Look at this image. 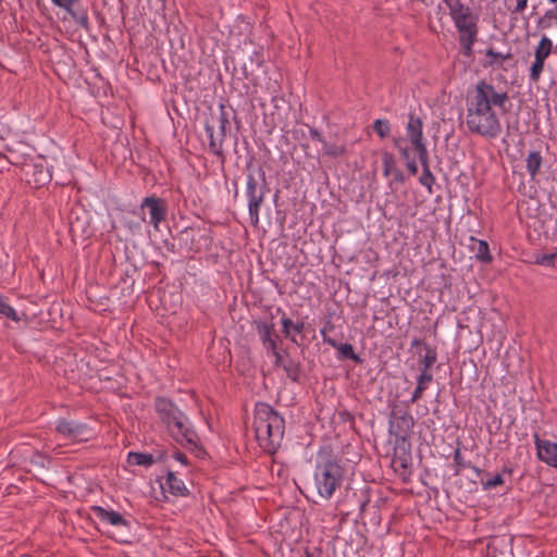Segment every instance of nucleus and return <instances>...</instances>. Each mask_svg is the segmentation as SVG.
<instances>
[{
	"mask_svg": "<svg viewBox=\"0 0 557 557\" xmlns=\"http://www.w3.org/2000/svg\"><path fill=\"white\" fill-rule=\"evenodd\" d=\"M418 158L422 166V174L419 178V182L421 185L425 186L429 190H431L433 184L435 183V176L430 170L429 153Z\"/></svg>",
	"mask_w": 557,
	"mask_h": 557,
	"instance_id": "obj_22",
	"label": "nucleus"
},
{
	"mask_svg": "<svg viewBox=\"0 0 557 557\" xmlns=\"http://www.w3.org/2000/svg\"><path fill=\"white\" fill-rule=\"evenodd\" d=\"M432 380H433L432 373L423 372V373L419 374V376L417 377V387L413 391L412 396L410 398L411 404H414L419 399L422 398L424 391L428 388V386L432 382Z\"/></svg>",
	"mask_w": 557,
	"mask_h": 557,
	"instance_id": "obj_23",
	"label": "nucleus"
},
{
	"mask_svg": "<svg viewBox=\"0 0 557 557\" xmlns=\"http://www.w3.org/2000/svg\"><path fill=\"white\" fill-rule=\"evenodd\" d=\"M168 458L169 454L163 450L157 451L156 455L131 451L127 456V461L131 465L149 467L156 461H166Z\"/></svg>",
	"mask_w": 557,
	"mask_h": 557,
	"instance_id": "obj_15",
	"label": "nucleus"
},
{
	"mask_svg": "<svg viewBox=\"0 0 557 557\" xmlns=\"http://www.w3.org/2000/svg\"><path fill=\"white\" fill-rule=\"evenodd\" d=\"M322 145L323 152L327 157L339 158L347 153V148L345 145L329 144L326 141H323Z\"/></svg>",
	"mask_w": 557,
	"mask_h": 557,
	"instance_id": "obj_30",
	"label": "nucleus"
},
{
	"mask_svg": "<svg viewBox=\"0 0 557 557\" xmlns=\"http://www.w3.org/2000/svg\"><path fill=\"white\" fill-rule=\"evenodd\" d=\"M423 344H425V343L422 339L416 337L411 342V348H416L418 346H423Z\"/></svg>",
	"mask_w": 557,
	"mask_h": 557,
	"instance_id": "obj_53",
	"label": "nucleus"
},
{
	"mask_svg": "<svg viewBox=\"0 0 557 557\" xmlns=\"http://www.w3.org/2000/svg\"><path fill=\"white\" fill-rule=\"evenodd\" d=\"M413 425L414 420L407 406L394 405L392 407L388 428L392 435L405 440L411 433Z\"/></svg>",
	"mask_w": 557,
	"mask_h": 557,
	"instance_id": "obj_7",
	"label": "nucleus"
},
{
	"mask_svg": "<svg viewBox=\"0 0 557 557\" xmlns=\"http://www.w3.org/2000/svg\"><path fill=\"white\" fill-rule=\"evenodd\" d=\"M382 163L385 177H388L397 169L396 159L391 152L384 151L382 153Z\"/></svg>",
	"mask_w": 557,
	"mask_h": 557,
	"instance_id": "obj_32",
	"label": "nucleus"
},
{
	"mask_svg": "<svg viewBox=\"0 0 557 557\" xmlns=\"http://www.w3.org/2000/svg\"><path fill=\"white\" fill-rule=\"evenodd\" d=\"M475 258L484 263H490L492 261L493 258L490 252L488 244L485 240H478Z\"/></svg>",
	"mask_w": 557,
	"mask_h": 557,
	"instance_id": "obj_33",
	"label": "nucleus"
},
{
	"mask_svg": "<svg viewBox=\"0 0 557 557\" xmlns=\"http://www.w3.org/2000/svg\"><path fill=\"white\" fill-rule=\"evenodd\" d=\"M534 443L540 460L557 468V444L541 440L537 434L534 435Z\"/></svg>",
	"mask_w": 557,
	"mask_h": 557,
	"instance_id": "obj_12",
	"label": "nucleus"
},
{
	"mask_svg": "<svg viewBox=\"0 0 557 557\" xmlns=\"http://www.w3.org/2000/svg\"><path fill=\"white\" fill-rule=\"evenodd\" d=\"M555 255H543L541 258H537L536 262L539 264H547L550 265L554 263Z\"/></svg>",
	"mask_w": 557,
	"mask_h": 557,
	"instance_id": "obj_45",
	"label": "nucleus"
},
{
	"mask_svg": "<svg viewBox=\"0 0 557 557\" xmlns=\"http://www.w3.org/2000/svg\"><path fill=\"white\" fill-rule=\"evenodd\" d=\"M392 466L396 471L400 470V475H406L410 473L409 466H410V457L407 455L404 456H394L392 459Z\"/></svg>",
	"mask_w": 557,
	"mask_h": 557,
	"instance_id": "obj_31",
	"label": "nucleus"
},
{
	"mask_svg": "<svg viewBox=\"0 0 557 557\" xmlns=\"http://www.w3.org/2000/svg\"><path fill=\"white\" fill-rule=\"evenodd\" d=\"M258 172L261 184L258 183L252 173L247 175L246 196L248 198L249 218L252 226H258L259 224V211L267 191L265 173L261 168H259Z\"/></svg>",
	"mask_w": 557,
	"mask_h": 557,
	"instance_id": "obj_5",
	"label": "nucleus"
},
{
	"mask_svg": "<svg viewBox=\"0 0 557 557\" xmlns=\"http://www.w3.org/2000/svg\"><path fill=\"white\" fill-rule=\"evenodd\" d=\"M508 102L506 91H497L486 81H479L467 96L465 124L468 131L486 139L497 138L502 134V123L495 108L506 113Z\"/></svg>",
	"mask_w": 557,
	"mask_h": 557,
	"instance_id": "obj_1",
	"label": "nucleus"
},
{
	"mask_svg": "<svg viewBox=\"0 0 557 557\" xmlns=\"http://www.w3.org/2000/svg\"><path fill=\"white\" fill-rule=\"evenodd\" d=\"M478 18L469 13V15H458L457 18L453 20L456 29L463 28V26H468L471 23H476Z\"/></svg>",
	"mask_w": 557,
	"mask_h": 557,
	"instance_id": "obj_39",
	"label": "nucleus"
},
{
	"mask_svg": "<svg viewBox=\"0 0 557 557\" xmlns=\"http://www.w3.org/2000/svg\"><path fill=\"white\" fill-rule=\"evenodd\" d=\"M171 457L174 458L175 460H177L178 462H181L183 466H187V463H188V459H187L186 455L182 451L174 450L172 453Z\"/></svg>",
	"mask_w": 557,
	"mask_h": 557,
	"instance_id": "obj_44",
	"label": "nucleus"
},
{
	"mask_svg": "<svg viewBox=\"0 0 557 557\" xmlns=\"http://www.w3.org/2000/svg\"><path fill=\"white\" fill-rule=\"evenodd\" d=\"M407 140L411 144L412 149L418 157L429 153L423 136V121L421 117L410 113L406 125Z\"/></svg>",
	"mask_w": 557,
	"mask_h": 557,
	"instance_id": "obj_10",
	"label": "nucleus"
},
{
	"mask_svg": "<svg viewBox=\"0 0 557 557\" xmlns=\"http://www.w3.org/2000/svg\"><path fill=\"white\" fill-rule=\"evenodd\" d=\"M57 431L61 435L73 441H86L88 430L84 424L73 423L66 420H61L57 424Z\"/></svg>",
	"mask_w": 557,
	"mask_h": 557,
	"instance_id": "obj_13",
	"label": "nucleus"
},
{
	"mask_svg": "<svg viewBox=\"0 0 557 557\" xmlns=\"http://www.w3.org/2000/svg\"><path fill=\"white\" fill-rule=\"evenodd\" d=\"M445 3L449 9L451 20L457 18L458 15H469L471 13V9L465 5L461 0H445Z\"/></svg>",
	"mask_w": 557,
	"mask_h": 557,
	"instance_id": "obj_27",
	"label": "nucleus"
},
{
	"mask_svg": "<svg viewBox=\"0 0 557 557\" xmlns=\"http://www.w3.org/2000/svg\"><path fill=\"white\" fill-rule=\"evenodd\" d=\"M504 484V479H503V475L500 473L494 475L492 479L485 481V482H482V485H483V488L485 491L487 490H491V488H494L498 485H502Z\"/></svg>",
	"mask_w": 557,
	"mask_h": 557,
	"instance_id": "obj_42",
	"label": "nucleus"
},
{
	"mask_svg": "<svg viewBox=\"0 0 557 557\" xmlns=\"http://www.w3.org/2000/svg\"><path fill=\"white\" fill-rule=\"evenodd\" d=\"M53 4L64 9L74 20L79 22L82 25L87 24V16L82 15L77 16V13L73 10V5L78 2V0H52Z\"/></svg>",
	"mask_w": 557,
	"mask_h": 557,
	"instance_id": "obj_26",
	"label": "nucleus"
},
{
	"mask_svg": "<svg viewBox=\"0 0 557 557\" xmlns=\"http://www.w3.org/2000/svg\"><path fill=\"white\" fill-rule=\"evenodd\" d=\"M270 351L275 357V362H274L275 366H282L283 367V362L285 361V359L283 358V356L277 350V346L275 347V350H270Z\"/></svg>",
	"mask_w": 557,
	"mask_h": 557,
	"instance_id": "obj_49",
	"label": "nucleus"
},
{
	"mask_svg": "<svg viewBox=\"0 0 557 557\" xmlns=\"http://www.w3.org/2000/svg\"><path fill=\"white\" fill-rule=\"evenodd\" d=\"M423 348L425 350L424 356L419 360V370L420 373H431V368L437 360L436 349L429 344H423Z\"/></svg>",
	"mask_w": 557,
	"mask_h": 557,
	"instance_id": "obj_20",
	"label": "nucleus"
},
{
	"mask_svg": "<svg viewBox=\"0 0 557 557\" xmlns=\"http://www.w3.org/2000/svg\"><path fill=\"white\" fill-rule=\"evenodd\" d=\"M253 430L260 447L274 454L281 446L284 432V418L265 403H258L255 408Z\"/></svg>",
	"mask_w": 557,
	"mask_h": 557,
	"instance_id": "obj_2",
	"label": "nucleus"
},
{
	"mask_svg": "<svg viewBox=\"0 0 557 557\" xmlns=\"http://www.w3.org/2000/svg\"><path fill=\"white\" fill-rule=\"evenodd\" d=\"M394 146L398 149L401 158L407 162L414 159L411 156L410 149L406 146V139L404 138H394Z\"/></svg>",
	"mask_w": 557,
	"mask_h": 557,
	"instance_id": "obj_38",
	"label": "nucleus"
},
{
	"mask_svg": "<svg viewBox=\"0 0 557 557\" xmlns=\"http://www.w3.org/2000/svg\"><path fill=\"white\" fill-rule=\"evenodd\" d=\"M504 472L511 473V470L510 469H504Z\"/></svg>",
	"mask_w": 557,
	"mask_h": 557,
	"instance_id": "obj_55",
	"label": "nucleus"
},
{
	"mask_svg": "<svg viewBox=\"0 0 557 557\" xmlns=\"http://www.w3.org/2000/svg\"><path fill=\"white\" fill-rule=\"evenodd\" d=\"M364 507H366V503H363V504L361 505V510H363V509H364Z\"/></svg>",
	"mask_w": 557,
	"mask_h": 557,
	"instance_id": "obj_56",
	"label": "nucleus"
},
{
	"mask_svg": "<svg viewBox=\"0 0 557 557\" xmlns=\"http://www.w3.org/2000/svg\"><path fill=\"white\" fill-rule=\"evenodd\" d=\"M4 158L10 164L18 168L21 172L23 171L24 164H26L27 161L33 159V157H26L14 151H10V153L8 156H4Z\"/></svg>",
	"mask_w": 557,
	"mask_h": 557,
	"instance_id": "obj_34",
	"label": "nucleus"
},
{
	"mask_svg": "<svg viewBox=\"0 0 557 557\" xmlns=\"http://www.w3.org/2000/svg\"><path fill=\"white\" fill-rule=\"evenodd\" d=\"M344 479V468L332 458L320 461L315 466L314 483L319 495L325 499L333 496Z\"/></svg>",
	"mask_w": 557,
	"mask_h": 557,
	"instance_id": "obj_4",
	"label": "nucleus"
},
{
	"mask_svg": "<svg viewBox=\"0 0 557 557\" xmlns=\"http://www.w3.org/2000/svg\"><path fill=\"white\" fill-rule=\"evenodd\" d=\"M218 123H219V137H220V140H224L225 137H226V128L230 124L228 122V117H227V114L226 112L224 111V107L221 106V113L218 117Z\"/></svg>",
	"mask_w": 557,
	"mask_h": 557,
	"instance_id": "obj_37",
	"label": "nucleus"
},
{
	"mask_svg": "<svg viewBox=\"0 0 557 557\" xmlns=\"http://www.w3.org/2000/svg\"><path fill=\"white\" fill-rule=\"evenodd\" d=\"M111 537L117 543H129V540L123 535H112Z\"/></svg>",
	"mask_w": 557,
	"mask_h": 557,
	"instance_id": "obj_52",
	"label": "nucleus"
},
{
	"mask_svg": "<svg viewBox=\"0 0 557 557\" xmlns=\"http://www.w3.org/2000/svg\"><path fill=\"white\" fill-rule=\"evenodd\" d=\"M485 55L491 58V60L487 61L484 66H497V67L503 66V63L505 60L512 58V54L510 52L503 54L500 52L494 51L493 48L487 49Z\"/></svg>",
	"mask_w": 557,
	"mask_h": 557,
	"instance_id": "obj_28",
	"label": "nucleus"
},
{
	"mask_svg": "<svg viewBox=\"0 0 557 557\" xmlns=\"http://www.w3.org/2000/svg\"><path fill=\"white\" fill-rule=\"evenodd\" d=\"M283 369L289 380H292L293 382H296V383H298L300 381L301 366H300L299 361L288 357L283 362Z\"/></svg>",
	"mask_w": 557,
	"mask_h": 557,
	"instance_id": "obj_25",
	"label": "nucleus"
},
{
	"mask_svg": "<svg viewBox=\"0 0 557 557\" xmlns=\"http://www.w3.org/2000/svg\"><path fill=\"white\" fill-rule=\"evenodd\" d=\"M453 459L455 466V475H459L463 468L472 467V463L470 461H465V459L462 458L460 448L455 449Z\"/></svg>",
	"mask_w": 557,
	"mask_h": 557,
	"instance_id": "obj_36",
	"label": "nucleus"
},
{
	"mask_svg": "<svg viewBox=\"0 0 557 557\" xmlns=\"http://www.w3.org/2000/svg\"><path fill=\"white\" fill-rule=\"evenodd\" d=\"M457 32L459 34L461 53L467 58H472L473 45L479 34L478 23H471L468 26H463V28H458Z\"/></svg>",
	"mask_w": 557,
	"mask_h": 557,
	"instance_id": "obj_11",
	"label": "nucleus"
},
{
	"mask_svg": "<svg viewBox=\"0 0 557 557\" xmlns=\"http://www.w3.org/2000/svg\"><path fill=\"white\" fill-rule=\"evenodd\" d=\"M140 211L143 214L141 220L158 228L159 224L166 216V201L156 196L146 197L140 203Z\"/></svg>",
	"mask_w": 557,
	"mask_h": 557,
	"instance_id": "obj_9",
	"label": "nucleus"
},
{
	"mask_svg": "<svg viewBox=\"0 0 557 557\" xmlns=\"http://www.w3.org/2000/svg\"><path fill=\"white\" fill-rule=\"evenodd\" d=\"M406 168L411 175H416L418 173V164L416 159L406 162Z\"/></svg>",
	"mask_w": 557,
	"mask_h": 557,
	"instance_id": "obj_47",
	"label": "nucleus"
},
{
	"mask_svg": "<svg viewBox=\"0 0 557 557\" xmlns=\"http://www.w3.org/2000/svg\"><path fill=\"white\" fill-rule=\"evenodd\" d=\"M339 418L344 422H354V416L347 410L341 411Z\"/></svg>",
	"mask_w": 557,
	"mask_h": 557,
	"instance_id": "obj_50",
	"label": "nucleus"
},
{
	"mask_svg": "<svg viewBox=\"0 0 557 557\" xmlns=\"http://www.w3.org/2000/svg\"><path fill=\"white\" fill-rule=\"evenodd\" d=\"M0 315L10 319L14 322L21 321V317L15 309L10 306L5 296L0 294Z\"/></svg>",
	"mask_w": 557,
	"mask_h": 557,
	"instance_id": "obj_29",
	"label": "nucleus"
},
{
	"mask_svg": "<svg viewBox=\"0 0 557 557\" xmlns=\"http://www.w3.org/2000/svg\"><path fill=\"white\" fill-rule=\"evenodd\" d=\"M391 175H393V182L397 184L405 183V175L398 168Z\"/></svg>",
	"mask_w": 557,
	"mask_h": 557,
	"instance_id": "obj_46",
	"label": "nucleus"
},
{
	"mask_svg": "<svg viewBox=\"0 0 557 557\" xmlns=\"http://www.w3.org/2000/svg\"><path fill=\"white\" fill-rule=\"evenodd\" d=\"M543 163V157L540 151H530L525 159V168L531 176L532 180H534L542 168Z\"/></svg>",
	"mask_w": 557,
	"mask_h": 557,
	"instance_id": "obj_21",
	"label": "nucleus"
},
{
	"mask_svg": "<svg viewBox=\"0 0 557 557\" xmlns=\"http://www.w3.org/2000/svg\"><path fill=\"white\" fill-rule=\"evenodd\" d=\"M257 334L267 350H275L278 335L275 333L274 324L264 321H255Z\"/></svg>",
	"mask_w": 557,
	"mask_h": 557,
	"instance_id": "obj_14",
	"label": "nucleus"
},
{
	"mask_svg": "<svg viewBox=\"0 0 557 557\" xmlns=\"http://www.w3.org/2000/svg\"><path fill=\"white\" fill-rule=\"evenodd\" d=\"M91 510L95 513V516L103 522H108L112 525L117 527H128L127 520L117 511L109 510L101 506H92Z\"/></svg>",
	"mask_w": 557,
	"mask_h": 557,
	"instance_id": "obj_16",
	"label": "nucleus"
},
{
	"mask_svg": "<svg viewBox=\"0 0 557 557\" xmlns=\"http://www.w3.org/2000/svg\"><path fill=\"white\" fill-rule=\"evenodd\" d=\"M552 17H555L557 20V8L546 11L545 15L542 18H540L539 26L543 28L549 27V24L546 22V18Z\"/></svg>",
	"mask_w": 557,
	"mask_h": 557,
	"instance_id": "obj_43",
	"label": "nucleus"
},
{
	"mask_svg": "<svg viewBox=\"0 0 557 557\" xmlns=\"http://www.w3.org/2000/svg\"><path fill=\"white\" fill-rule=\"evenodd\" d=\"M554 50V44L552 39L543 35L534 49V60L529 69V79L531 83H539L544 67L545 62L549 58Z\"/></svg>",
	"mask_w": 557,
	"mask_h": 557,
	"instance_id": "obj_8",
	"label": "nucleus"
},
{
	"mask_svg": "<svg viewBox=\"0 0 557 557\" xmlns=\"http://www.w3.org/2000/svg\"><path fill=\"white\" fill-rule=\"evenodd\" d=\"M469 468H470V469H472V470H473L475 473H478V474H480V473H481V469H480V468H478V467H475V466H473V465H472V467H469Z\"/></svg>",
	"mask_w": 557,
	"mask_h": 557,
	"instance_id": "obj_54",
	"label": "nucleus"
},
{
	"mask_svg": "<svg viewBox=\"0 0 557 557\" xmlns=\"http://www.w3.org/2000/svg\"><path fill=\"white\" fill-rule=\"evenodd\" d=\"M309 134H310V137L314 140H318L320 143L323 144V141H325L321 135V133L317 129V128H313V127H310L309 128Z\"/></svg>",
	"mask_w": 557,
	"mask_h": 557,
	"instance_id": "obj_48",
	"label": "nucleus"
},
{
	"mask_svg": "<svg viewBox=\"0 0 557 557\" xmlns=\"http://www.w3.org/2000/svg\"><path fill=\"white\" fill-rule=\"evenodd\" d=\"M160 420L166 425L172 437L183 446L196 447L198 436L189 426L187 417L177 406L165 397H158L154 403Z\"/></svg>",
	"mask_w": 557,
	"mask_h": 557,
	"instance_id": "obj_3",
	"label": "nucleus"
},
{
	"mask_svg": "<svg viewBox=\"0 0 557 557\" xmlns=\"http://www.w3.org/2000/svg\"><path fill=\"white\" fill-rule=\"evenodd\" d=\"M506 7L511 14H520L527 9L528 0H515L513 4H506Z\"/></svg>",
	"mask_w": 557,
	"mask_h": 557,
	"instance_id": "obj_40",
	"label": "nucleus"
},
{
	"mask_svg": "<svg viewBox=\"0 0 557 557\" xmlns=\"http://www.w3.org/2000/svg\"><path fill=\"white\" fill-rule=\"evenodd\" d=\"M550 3H557V0H549Z\"/></svg>",
	"mask_w": 557,
	"mask_h": 557,
	"instance_id": "obj_57",
	"label": "nucleus"
},
{
	"mask_svg": "<svg viewBox=\"0 0 557 557\" xmlns=\"http://www.w3.org/2000/svg\"><path fill=\"white\" fill-rule=\"evenodd\" d=\"M21 177L32 187L40 188L51 180V173L45 158L37 156L27 161L21 172Z\"/></svg>",
	"mask_w": 557,
	"mask_h": 557,
	"instance_id": "obj_6",
	"label": "nucleus"
},
{
	"mask_svg": "<svg viewBox=\"0 0 557 557\" xmlns=\"http://www.w3.org/2000/svg\"><path fill=\"white\" fill-rule=\"evenodd\" d=\"M205 129H206V133L209 137V149L210 151L220 157L221 159L224 158V154H223V149H222V144L224 140H220V137H219V134L215 136L214 135V128L212 125L210 124H206L205 125Z\"/></svg>",
	"mask_w": 557,
	"mask_h": 557,
	"instance_id": "obj_24",
	"label": "nucleus"
},
{
	"mask_svg": "<svg viewBox=\"0 0 557 557\" xmlns=\"http://www.w3.org/2000/svg\"><path fill=\"white\" fill-rule=\"evenodd\" d=\"M373 131L381 137L386 138L391 134V123L384 119H377L373 123Z\"/></svg>",
	"mask_w": 557,
	"mask_h": 557,
	"instance_id": "obj_35",
	"label": "nucleus"
},
{
	"mask_svg": "<svg viewBox=\"0 0 557 557\" xmlns=\"http://www.w3.org/2000/svg\"><path fill=\"white\" fill-rule=\"evenodd\" d=\"M506 7L511 14H520L527 9L528 0H515L513 4H506Z\"/></svg>",
	"mask_w": 557,
	"mask_h": 557,
	"instance_id": "obj_41",
	"label": "nucleus"
},
{
	"mask_svg": "<svg viewBox=\"0 0 557 557\" xmlns=\"http://www.w3.org/2000/svg\"><path fill=\"white\" fill-rule=\"evenodd\" d=\"M163 491L170 492L174 496H186L188 490L184 482L178 479L173 471H169L164 483H161Z\"/></svg>",
	"mask_w": 557,
	"mask_h": 557,
	"instance_id": "obj_17",
	"label": "nucleus"
},
{
	"mask_svg": "<svg viewBox=\"0 0 557 557\" xmlns=\"http://www.w3.org/2000/svg\"><path fill=\"white\" fill-rule=\"evenodd\" d=\"M70 228L73 234H75L79 228V221L76 219V221H70Z\"/></svg>",
	"mask_w": 557,
	"mask_h": 557,
	"instance_id": "obj_51",
	"label": "nucleus"
},
{
	"mask_svg": "<svg viewBox=\"0 0 557 557\" xmlns=\"http://www.w3.org/2000/svg\"><path fill=\"white\" fill-rule=\"evenodd\" d=\"M321 334L323 336L324 343L329 344L333 348H336L342 358L349 359L355 362L361 361L360 357L355 352L351 344H348V343L338 344L335 339H333L331 337H326L324 330H321Z\"/></svg>",
	"mask_w": 557,
	"mask_h": 557,
	"instance_id": "obj_18",
	"label": "nucleus"
},
{
	"mask_svg": "<svg viewBox=\"0 0 557 557\" xmlns=\"http://www.w3.org/2000/svg\"><path fill=\"white\" fill-rule=\"evenodd\" d=\"M282 333L286 338H289L293 343H297L294 335H292V332L295 334H300L305 330V322L304 321H297L293 322L289 318L283 317L282 320Z\"/></svg>",
	"mask_w": 557,
	"mask_h": 557,
	"instance_id": "obj_19",
	"label": "nucleus"
}]
</instances>
